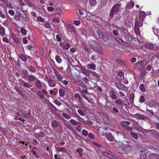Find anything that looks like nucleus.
I'll return each mask as SVG.
<instances>
[{
  "mask_svg": "<svg viewBox=\"0 0 159 159\" xmlns=\"http://www.w3.org/2000/svg\"><path fill=\"white\" fill-rule=\"evenodd\" d=\"M89 44L91 48L97 52L102 54L103 53V50L99 44L94 41L90 40L89 41Z\"/></svg>",
  "mask_w": 159,
  "mask_h": 159,
  "instance_id": "nucleus-1",
  "label": "nucleus"
},
{
  "mask_svg": "<svg viewBox=\"0 0 159 159\" xmlns=\"http://www.w3.org/2000/svg\"><path fill=\"white\" fill-rule=\"evenodd\" d=\"M147 64V61L143 60L137 62L134 64V67L136 70H139L141 69L144 68Z\"/></svg>",
  "mask_w": 159,
  "mask_h": 159,
  "instance_id": "nucleus-2",
  "label": "nucleus"
},
{
  "mask_svg": "<svg viewBox=\"0 0 159 159\" xmlns=\"http://www.w3.org/2000/svg\"><path fill=\"white\" fill-rule=\"evenodd\" d=\"M97 33L99 37L102 39L104 41H107L108 40V36L100 30H98Z\"/></svg>",
  "mask_w": 159,
  "mask_h": 159,
  "instance_id": "nucleus-3",
  "label": "nucleus"
},
{
  "mask_svg": "<svg viewBox=\"0 0 159 159\" xmlns=\"http://www.w3.org/2000/svg\"><path fill=\"white\" fill-rule=\"evenodd\" d=\"M45 79L48 83V84L50 87H54L55 86L57 82L53 79L49 78L48 77H45Z\"/></svg>",
  "mask_w": 159,
  "mask_h": 159,
  "instance_id": "nucleus-4",
  "label": "nucleus"
},
{
  "mask_svg": "<svg viewBox=\"0 0 159 159\" xmlns=\"http://www.w3.org/2000/svg\"><path fill=\"white\" fill-rule=\"evenodd\" d=\"M79 90L81 92L86 93L87 91L84 84L81 81H79L78 83Z\"/></svg>",
  "mask_w": 159,
  "mask_h": 159,
  "instance_id": "nucleus-5",
  "label": "nucleus"
},
{
  "mask_svg": "<svg viewBox=\"0 0 159 159\" xmlns=\"http://www.w3.org/2000/svg\"><path fill=\"white\" fill-rule=\"evenodd\" d=\"M116 86L117 88L120 90H121L125 92H127L128 91V87L124 86L120 83H117Z\"/></svg>",
  "mask_w": 159,
  "mask_h": 159,
  "instance_id": "nucleus-6",
  "label": "nucleus"
},
{
  "mask_svg": "<svg viewBox=\"0 0 159 159\" xmlns=\"http://www.w3.org/2000/svg\"><path fill=\"white\" fill-rule=\"evenodd\" d=\"M18 82L20 85L23 86L26 88L29 89L32 87V85L27 82H25L21 79L18 80Z\"/></svg>",
  "mask_w": 159,
  "mask_h": 159,
  "instance_id": "nucleus-7",
  "label": "nucleus"
},
{
  "mask_svg": "<svg viewBox=\"0 0 159 159\" xmlns=\"http://www.w3.org/2000/svg\"><path fill=\"white\" fill-rule=\"evenodd\" d=\"M120 4H116L112 8V10H114L116 12V14H117L120 9Z\"/></svg>",
  "mask_w": 159,
  "mask_h": 159,
  "instance_id": "nucleus-8",
  "label": "nucleus"
},
{
  "mask_svg": "<svg viewBox=\"0 0 159 159\" xmlns=\"http://www.w3.org/2000/svg\"><path fill=\"white\" fill-rule=\"evenodd\" d=\"M67 26L68 30L70 32H74L75 31V29L74 26L70 24H67Z\"/></svg>",
  "mask_w": 159,
  "mask_h": 159,
  "instance_id": "nucleus-9",
  "label": "nucleus"
},
{
  "mask_svg": "<svg viewBox=\"0 0 159 159\" xmlns=\"http://www.w3.org/2000/svg\"><path fill=\"white\" fill-rule=\"evenodd\" d=\"M106 138L110 141H113L114 139L111 134H107L105 135Z\"/></svg>",
  "mask_w": 159,
  "mask_h": 159,
  "instance_id": "nucleus-10",
  "label": "nucleus"
},
{
  "mask_svg": "<svg viewBox=\"0 0 159 159\" xmlns=\"http://www.w3.org/2000/svg\"><path fill=\"white\" fill-rule=\"evenodd\" d=\"M135 115L136 117L139 119H142L143 120H147V119L149 118L148 117L147 118L144 116L143 115L139 114L138 113H136Z\"/></svg>",
  "mask_w": 159,
  "mask_h": 159,
  "instance_id": "nucleus-11",
  "label": "nucleus"
},
{
  "mask_svg": "<svg viewBox=\"0 0 159 159\" xmlns=\"http://www.w3.org/2000/svg\"><path fill=\"white\" fill-rule=\"evenodd\" d=\"M134 3L133 2L131 1L129 2L127 4V7L129 9H131L134 7Z\"/></svg>",
  "mask_w": 159,
  "mask_h": 159,
  "instance_id": "nucleus-12",
  "label": "nucleus"
},
{
  "mask_svg": "<svg viewBox=\"0 0 159 159\" xmlns=\"http://www.w3.org/2000/svg\"><path fill=\"white\" fill-rule=\"evenodd\" d=\"M51 125L53 128L57 127L58 126V122L56 120H53L52 121Z\"/></svg>",
  "mask_w": 159,
  "mask_h": 159,
  "instance_id": "nucleus-13",
  "label": "nucleus"
},
{
  "mask_svg": "<svg viewBox=\"0 0 159 159\" xmlns=\"http://www.w3.org/2000/svg\"><path fill=\"white\" fill-rule=\"evenodd\" d=\"M37 78L32 75H29L28 76V82H31L34 81L35 79H37Z\"/></svg>",
  "mask_w": 159,
  "mask_h": 159,
  "instance_id": "nucleus-14",
  "label": "nucleus"
},
{
  "mask_svg": "<svg viewBox=\"0 0 159 159\" xmlns=\"http://www.w3.org/2000/svg\"><path fill=\"white\" fill-rule=\"evenodd\" d=\"M83 149L81 148H79L76 149V151L79 153V155L80 157H82L83 156Z\"/></svg>",
  "mask_w": 159,
  "mask_h": 159,
  "instance_id": "nucleus-15",
  "label": "nucleus"
},
{
  "mask_svg": "<svg viewBox=\"0 0 159 159\" xmlns=\"http://www.w3.org/2000/svg\"><path fill=\"white\" fill-rule=\"evenodd\" d=\"M87 68L88 69H91L93 70H95L96 68V65L94 64H89L87 66Z\"/></svg>",
  "mask_w": 159,
  "mask_h": 159,
  "instance_id": "nucleus-16",
  "label": "nucleus"
},
{
  "mask_svg": "<svg viewBox=\"0 0 159 159\" xmlns=\"http://www.w3.org/2000/svg\"><path fill=\"white\" fill-rule=\"evenodd\" d=\"M0 34L2 36H5V30L2 26L0 27Z\"/></svg>",
  "mask_w": 159,
  "mask_h": 159,
  "instance_id": "nucleus-17",
  "label": "nucleus"
},
{
  "mask_svg": "<svg viewBox=\"0 0 159 159\" xmlns=\"http://www.w3.org/2000/svg\"><path fill=\"white\" fill-rule=\"evenodd\" d=\"M56 150L59 152H65V151H66L65 148L63 147H56Z\"/></svg>",
  "mask_w": 159,
  "mask_h": 159,
  "instance_id": "nucleus-18",
  "label": "nucleus"
},
{
  "mask_svg": "<svg viewBox=\"0 0 159 159\" xmlns=\"http://www.w3.org/2000/svg\"><path fill=\"white\" fill-rule=\"evenodd\" d=\"M70 122L71 124L75 125H76L79 124V123L78 122L75 121L73 119H71L70 120Z\"/></svg>",
  "mask_w": 159,
  "mask_h": 159,
  "instance_id": "nucleus-19",
  "label": "nucleus"
},
{
  "mask_svg": "<svg viewBox=\"0 0 159 159\" xmlns=\"http://www.w3.org/2000/svg\"><path fill=\"white\" fill-rule=\"evenodd\" d=\"M36 80L37 81L35 83L36 86L38 88H39L41 87L42 85L41 82L37 79H36Z\"/></svg>",
  "mask_w": 159,
  "mask_h": 159,
  "instance_id": "nucleus-20",
  "label": "nucleus"
},
{
  "mask_svg": "<svg viewBox=\"0 0 159 159\" xmlns=\"http://www.w3.org/2000/svg\"><path fill=\"white\" fill-rule=\"evenodd\" d=\"M82 47L84 49L87 53H90V49L87 47L85 45H83L82 46Z\"/></svg>",
  "mask_w": 159,
  "mask_h": 159,
  "instance_id": "nucleus-21",
  "label": "nucleus"
},
{
  "mask_svg": "<svg viewBox=\"0 0 159 159\" xmlns=\"http://www.w3.org/2000/svg\"><path fill=\"white\" fill-rule=\"evenodd\" d=\"M62 115L66 119H69L70 118V116L69 114L66 113L65 112H63L62 113Z\"/></svg>",
  "mask_w": 159,
  "mask_h": 159,
  "instance_id": "nucleus-22",
  "label": "nucleus"
},
{
  "mask_svg": "<svg viewBox=\"0 0 159 159\" xmlns=\"http://www.w3.org/2000/svg\"><path fill=\"white\" fill-rule=\"evenodd\" d=\"M59 92L60 96L61 97H63L65 95V91L62 89H60L59 90Z\"/></svg>",
  "mask_w": 159,
  "mask_h": 159,
  "instance_id": "nucleus-23",
  "label": "nucleus"
},
{
  "mask_svg": "<svg viewBox=\"0 0 159 159\" xmlns=\"http://www.w3.org/2000/svg\"><path fill=\"white\" fill-rule=\"evenodd\" d=\"M146 111L147 113H148L150 116H152L154 114V112L152 110L147 109Z\"/></svg>",
  "mask_w": 159,
  "mask_h": 159,
  "instance_id": "nucleus-24",
  "label": "nucleus"
},
{
  "mask_svg": "<svg viewBox=\"0 0 159 159\" xmlns=\"http://www.w3.org/2000/svg\"><path fill=\"white\" fill-rule=\"evenodd\" d=\"M121 124L124 126H127L129 125L130 123L127 121H124L121 122Z\"/></svg>",
  "mask_w": 159,
  "mask_h": 159,
  "instance_id": "nucleus-25",
  "label": "nucleus"
},
{
  "mask_svg": "<svg viewBox=\"0 0 159 159\" xmlns=\"http://www.w3.org/2000/svg\"><path fill=\"white\" fill-rule=\"evenodd\" d=\"M146 47L148 49H152L154 48V46L152 44L148 43L146 45Z\"/></svg>",
  "mask_w": 159,
  "mask_h": 159,
  "instance_id": "nucleus-26",
  "label": "nucleus"
},
{
  "mask_svg": "<svg viewBox=\"0 0 159 159\" xmlns=\"http://www.w3.org/2000/svg\"><path fill=\"white\" fill-rule=\"evenodd\" d=\"M139 88L140 90L143 92H145L146 91V89L145 88L144 85L143 84H141L139 86Z\"/></svg>",
  "mask_w": 159,
  "mask_h": 159,
  "instance_id": "nucleus-27",
  "label": "nucleus"
},
{
  "mask_svg": "<svg viewBox=\"0 0 159 159\" xmlns=\"http://www.w3.org/2000/svg\"><path fill=\"white\" fill-rule=\"evenodd\" d=\"M89 3L92 6H94L97 4V2L96 0H89Z\"/></svg>",
  "mask_w": 159,
  "mask_h": 159,
  "instance_id": "nucleus-28",
  "label": "nucleus"
},
{
  "mask_svg": "<svg viewBox=\"0 0 159 159\" xmlns=\"http://www.w3.org/2000/svg\"><path fill=\"white\" fill-rule=\"evenodd\" d=\"M135 26L136 27H141L143 26V23L142 21L139 22V23H138V22L136 21L135 22Z\"/></svg>",
  "mask_w": 159,
  "mask_h": 159,
  "instance_id": "nucleus-29",
  "label": "nucleus"
},
{
  "mask_svg": "<svg viewBox=\"0 0 159 159\" xmlns=\"http://www.w3.org/2000/svg\"><path fill=\"white\" fill-rule=\"evenodd\" d=\"M20 32L23 36L26 35L27 33L26 30L23 28H21Z\"/></svg>",
  "mask_w": 159,
  "mask_h": 159,
  "instance_id": "nucleus-30",
  "label": "nucleus"
},
{
  "mask_svg": "<svg viewBox=\"0 0 159 159\" xmlns=\"http://www.w3.org/2000/svg\"><path fill=\"white\" fill-rule=\"evenodd\" d=\"M36 19L38 21H40L42 22H44L45 21V19L40 16L37 17L36 18Z\"/></svg>",
  "mask_w": 159,
  "mask_h": 159,
  "instance_id": "nucleus-31",
  "label": "nucleus"
},
{
  "mask_svg": "<svg viewBox=\"0 0 159 159\" xmlns=\"http://www.w3.org/2000/svg\"><path fill=\"white\" fill-rule=\"evenodd\" d=\"M37 94L39 97L42 98H44V96L41 91H39L37 92Z\"/></svg>",
  "mask_w": 159,
  "mask_h": 159,
  "instance_id": "nucleus-32",
  "label": "nucleus"
},
{
  "mask_svg": "<svg viewBox=\"0 0 159 159\" xmlns=\"http://www.w3.org/2000/svg\"><path fill=\"white\" fill-rule=\"evenodd\" d=\"M20 16L23 20L26 21H28L29 20L28 17L25 14H24V15H23V16L22 15H20Z\"/></svg>",
  "mask_w": 159,
  "mask_h": 159,
  "instance_id": "nucleus-33",
  "label": "nucleus"
},
{
  "mask_svg": "<svg viewBox=\"0 0 159 159\" xmlns=\"http://www.w3.org/2000/svg\"><path fill=\"white\" fill-rule=\"evenodd\" d=\"M102 154L104 156L107 157L109 158H110V157L111 155V154H110L108 153L105 152H102Z\"/></svg>",
  "mask_w": 159,
  "mask_h": 159,
  "instance_id": "nucleus-34",
  "label": "nucleus"
},
{
  "mask_svg": "<svg viewBox=\"0 0 159 159\" xmlns=\"http://www.w3.org/2000/svg\"><path fill=\"white\" fill-rule=\"evenodd\" d=\"M131 135L134 139H138L137 135L134 132H131L130 134Z\"/></svg>",
  "mask_w": 159,
  "mask_h": 159,
  "instance_id": "nucleus-35",
  "label": "nucleus"
},
{
  "mask_svg": "<svg viewBox=\"0 0 159 159\" xmlns=\"http://www.w3.org/2000/svg\"><path fill=\"white\" fill-rule=\"evenodd\" d=\"M154 27H153L152 29L155 34L157 36L158 35H159V29H156V30H155Z\"/></svg>",
  "mask_w": 159,
  "mask_h": 159,
  "instance_id": "nucleus-36",
  "label": "nucleus"
},
{
  "mask_svg": "<svg viewBox=\"0 0 159 159\" xmlns=\"http://www.w3.org/2000/svg\"><path fill=\"white\" fill-rule=\"evenodd\" d=\"M61 44L62 45L61 46L63 48L65 49H67L70 48V44L69 43H67L66 45H65L64 46L63 45L62 43H61Z\"/></svg>",
  "mask_w": 159,
  "mask_h": 159,
  "instance_id": "nucleus-37",
  "label": "nucleus"
},
{
  "mask_svg": "<svg viewBox=\"0 0 159 159\" xmlns=\"http://www.w3.org/2000/svg\"><path fill=\"white\" fill-rule=\"evenodd\" d=\"M6 6L7 7L10 9H13L14 8L11 3L9 2H7L6 4Z\"/></svg>",
  "mask_w": 159,
  "mask_h": 159,
  "instance_id": "nucleus-38",
  "label": "nucleus"
},
{
  "mask_svg": "<svg viewBox=\"0 0 159 159\" xmlns=\"http://www.w3.org/2000/svg\"><path fill=\"white\" fill-rule=\"evenodd\" d=\"M55 59L57 62L58 63H60L61 62V60L60 57L58 56H56Z\"/></svg>",
  "mask_w": 159,
  "mask_h": 159,
  "instance_id": "nucleus-39",
  "label": "nucleus"
},
{
  "mask_svg": "<svg viewBox=\"0 0 159 159\" xmlns=\"http://www.w3.org/2000/svg\"><path fill=\"white\" fill-rule=\"evenodd\" d=\"M52 20L54 22H56L57 23L59 22L60 21V19L58 17H56L53 18Z\"/></svg>",
  "mask_w": 159,
  "mask_h": 159,
  "instance_id": "nucleus-40",
  "label": "nucleus"
},
{
  "mask_svg": "<svg viewBox=\"0 0 159 159\" xmlns=\"http://www.w3.org/2000/svg\"><path fill=\"white\" fill-rule=\"evenodd\" d=\"M20 59L23 61H25L26 60V57L22 54H20Z\"/></svg>",
  "mask_w": 159,
  "mask_h": 159,
  "instance_id": "nucleus-41",
  "label": "nucleus"
},
{
  "mask_svg": "<svg viewBox=\"0 0 159 159\" xmlns=\"http://www.w3.org/2000/svg\"><path fill=\"white\" fill-rule=\"evenodd\" d=\"M78 113L81 116H84L85 115V113L83 110L79 109L77 111Z\"/></svg>",
  "mask_w": 159,
  "mask_h": 159,
  "instance_id": "nucleus-42",
  "label": "nucleus"
},
{
  "mask_svg": "<svg viewBox=\"0 0 159 159\" xmlns=\"http://www.w3.org/2000/svg\"><path fill=\"white\" fill-rule=\"evenodd\" d=\"M116 40L117 42L121 44H123L124 42V41L122 39L118 38H117Z\"/></svg>",
  "mask_w": 159,
  "mask_h": 159,
  "instance_id": "nucleus-43",
  "label": "nucleus"
},
{
  "mask_svg": "<svg viewBox=\"0 0 159 159\" xmlns=\"http://www.w3.org/2000/svg\"><path fill=\"white\" fill-rule=\"evenodd\" d=\"M82 133L83 135L86 136H87L88 134V131L85 129L83 130Z\"/></svg>",
  "mask_w": 159,
  "mask_h": 159,
  "instance_id": "nucleus-44",
  "label": "nucleus"
},
{
  "mask_svg": "<svg viewBox=\"0 0 159 159\" xmlns=\"http://www.w3.org/2000/svg\"><path fill=\"white\" fill-rule=\"evenodd\" d=\"M76 116L77 117L79 120L81 122H83L84 123H85V121L82 118L80 117L79 115H77Z\"/></svg>",
  "mask_w": 159,
  "mask_h": 159,
  "instance_id": "nucleus-45",
  "label": "nucleus"
},
{
  "mask_svg": "<svg viewBox=\"0 0 159 159\" xmlns=\"http://www.w3.org/2000/svg\"><path fill=\"white\" fill-rule=\"evenodd\" d=\"M145 98L143 96H141L139 99V102H144Z\"/></svg>",
  "mask_w": 159,
  "mask_h": 159,
  "instance_id": "nucleus-46",
  "label": "nucleus"
},
{
  "mask_svg": "<svg viewBox=\"0 0 159 159\" xmlns=\"http://www.w3.org/2000/svg\"><path fill=\"white\" fill-rule=\"evenodd\" d=\"M114 14H116V12L114 10H112V9L110 12L109 16L111 17H112L114 16Z\"/></svg>",
  "mask_w": 159,
  "mask_h": 159,
  "instance_id": "nucleus-47",
  "label": "nucleus"
},
{
  "mask_svg": "<svg viewBox=\"0 0 159 159\" xmlns=\"http://www.w3.org/2000/svg\"><path fill=\"white\" fill-rule=\"evenodd\" d=\"M122 101L121 99H118L116 101L115 103L117 105H120L122 103Z\"/></svg>",
  "mask_w": 159,
  "mask_h": 159,
  "instance_id": "nucleus-48",
  "label": "nucleus"
},
{
  "mask_svg": "<svg viewBox=\"0 0 159 159\" xmlns=\"http://www.w3.org/2000/svg\"><path fill=\"white\" fill-rule=\"evenodd\" d=\"M74 96L75 98H78L79 100H80L82 99V98L78 93H75L74 95Z\"/></svg>",
  "mask_w": 159,
  "mask_h": 159,
  "instance_id": "nucleus-49",
  "label": "nucleus"
},
{
  "mask_svg": "<svg viewBox=\"0 0 159 159\" xmlns=\"http://www.w3.org/2000/svg\"><path fill=\"white\" fill-rule=\"evenodd\" d=\"M71 110L75 114V115H78L76 113V111L75 108L74 107H72L70 108Z\"/></svg>",
  "mask_w": 159,
  "mask_h": 159,
  "instance_id": "nucleus-50",
  "label": "nucleus"
},
{
  "mask_svg": "<svg viewBox=\"0 0 159 159\" xmlns=\"http://www.w3.org/2000/svg\"><path fill=\"white\" fill-rule=\"evenodd\" d=\"M73 23L76 25H78L80 24V22L79 20H75L74 21Z\"/></svg>",
  "mask_w": 159,
  "mask_h": 159,
  "instance_id": "nucleus-51",
  "label": "nucleus"
},
{
  "mask_svg": "<svg viewBox=\"0 0 159 159\" xmlns=\"http://www.w3.org/2000/svg\"><path fill=\"white\" fill-rule=\"evenodd\" d=\"M110 97L111 98L113 99H116L117 98V97L113 93L111 95H110Z\"/></svg>",
  "mask_w": 159,
  "mask_h": 159,
  "instance_id": "nucleus-52",
  "label": "nucleus"
},
{
  "mask_svg": "<svg viewBox=\"0 0 159 159\" xmlns=\"http://www.w3.org/2000/svg\"><path fill=\"white\" fill-rule=\"evenodd\" d=\"M29 69L32 72H35V71L34 68L33 66H30L29 67Z\"/></svg>",
  "mask_w": 159,
  "mask_h": 159,
  "instance_id": "nucleus-53",
  "label": "nucleus"
},
{
  "mask_svg": "<svg viewBox=\"0 0 159 159\" xmlns=\"http://www.w3.org/2000/svg\"><path fill=\"white\" fill-rule=\"evenodd\" d=\"M54 10V8L51 7H48L47 8V10L49 11L52 12Z\"/></svg>",
  "mask_w": 159,
  "mask_h": 159,
  "instance_id": "nucleus-54",
  "label": "nucleus"
},
{
  "mask_svg": "<svg viewBox=\"0 0 159 159\" xmlns=\"http://www.w3.org/2000/svg\"><path fill=\"white\" fill-rule=\"evenodd\" d=\"M139 15L142 17L144 16H145V12L141 11L139 13Z\"/></svg>",
  "mask_w": 159,
  "mask_h": 159,
  "instance_id": "nucleus-55",
  "label": "nucleus"
},
{
  "mask_svg": "<svg viewBox=\"0 0 159 159\" xmlns=\"http://www.w3.org/2000/svg\"><path fill=\"white\" fill-rule=\"evenodd\" d=\"M54 102L55 104L59 106H60L61 105V103L59 101L56 100H54Z\"/></svg>",
  "mask_w": 159,
  "mask_h": 159,
  "instance_id": "nucleus-56",
  "label": "nucleus"
},
{
  "mask_svg": "<svg viewBox=\"0 0 159 159\" xmlns=\"http://www.w3.org/2000/svg\"><path fill=\"white\" fill-rule=\"evenodd\" d=\"M9 13L11 16H13L15 14V12L13 10H10L8 11Z\"/></svg>",
  "mask_w": 159,
  "mask_h": 159,
  "instance_id": "nucleus-57",
  "label": "nucleus"
},
{
  "mask_svg": "<svg viewBox=\"0 0 159 159\" xmlns=\"http://www.w3.org/2000/svg\"><path fill=\"white\" fill-rule=\"evenodd\" d=\"M88 136L91 139H94V136L92 133L89 134Z\"/></svg>",
  "mask_w": 159,
  "mask_h": 159,
  "instance_id": "nucleus-58",
  "label": "nucleus"
},
{
  "mask_svg": "<svg viewBox=\"0 0 159 159\" xmlns=\"http://www.w3.org/2000/svg\"><path fill=\"white\" fill-rule=\"evenodd\" d=\"M56 38L58 42H61V39L60 36L59 35H57Z\"/></svg>",
  "mask_w": 159,
  "mask_h": 159,
  "instance_id": "nucleus-59",
  "label": "nucleus"
},
{
  "mask_svg": "<svg viewBox=\"0 0 159 159\" xmlns=\"http://www.w3.org/2000/svg\"><path fill=\"white\" fill-rule=\"evenodd\" d=\"M76 129L79 132H80L81 130V127L80 126L78 125L77 126V127H76Z\"/></svg>",
  "mask_w": 159,
  "mask_h": 159,
  "instance_id": "nucleus-60",
  "label": "nucleus"
},
{
  "mask_svg": "<svg viewBox=\"0 0 159 159\" xmlns=\"http://www.w3.org/2000/svg\"><path fill=\"white\" fill-rule=\"evenodd\" d=\"M39 136L40 137H44L45 135V134L43 132H40L39 134Z\"/></svg>",
  "mask_w": 159,
  "mask_h": 159,
  "instance_id": "nucleus-61",
  "label": "nucleus"
},
{
  "mask_svg": "<svg viewBox=\"0 0 159 159\" xmlns=\"http://www.w3.org/2000/svg\"><path fill=\"white\" fill-rule=\"evenodd\" d=\"M23 42L24 44H27L28 43L27 40L25 37H24L23 38Z\"/></svg>",
  "mask_w": 159,
  "mask_h": 159,
  "instance_id": "nucleus-62",
  "label": "nucleus"
},
{
  "mask_svg": "<svg viewBox=\"0 0 159 159\" xmlns=\"http://www.w3.org/2000/svg\"><path fill=\"white\" fill-rule=\"evenodd\" d=\"M111 105V103L110 101L106 100V106L107 107H109Z\"/></svg>",
  "mask_w": 159,
  "mask_h": 159,
  "instance_id": "nucleus-63",
  "label": "nucleus"
},
{
  "mask_svg": "<svg viewBox=\"0 0 159 159\" xmlns=\"http://www.w3.org/2000/svg\"><path fill=\"white\" fill-rule=\"evenodd\" d=\"M151 69V67L150 65H148L147 66V68H146V70L148 71H150Z\"/></svg>",
  "mask_w": 159,
  "mask_h": 159,
  "instance_id": "nucleus-64",
  "label": "nucleus"
}]
</instances>
